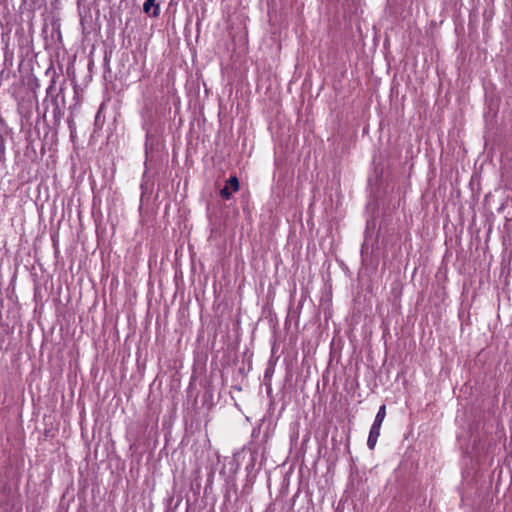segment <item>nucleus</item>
<instances>
[{
  "instance_id": "nucleus-4",
  "label": "nucleus",
  "mask_w": 512,
  "mask_h": 512,
  "mask_svg": "<svg viewBox=\"0 0 512 512\" xmlns=\"http://www.w3.org/2000/svg\"><path fill=\"white\" fill-rule=\"evenodd\" d=\"M385 416H386V406L382 405L378 410V413L375 417L373 425L381 427V425L385 419Z\"/></svg>"
},
{
  "instance_id": "nucleus-3",
  "label": "nucleus",
  "mask_w": 512,
  "mask_h": 512,
  "mask_svg": "<svg viewBox=\"0 0 512 512\" xmlns=\"http://www.w3.org/2000/svg\"><path fill=\"white\" fill-rule=\"evenodd\" d=\"M152 7H154L152 16L157 17L159 15V6L156 4V0H146L143 5V10L149 13Z\"/></svg>"
},
{
  "instance_id": "nucleus-1",
  "label": "nucleus",
  "mask_w": 512,
  "mask_h": 512,
  "mask_svg": "<svg viewBox=\"0 0 512 512\" xmlns=\"http://www.w3.org/2000/svg\"><path fill=\"white\" fill-rule=\"evenodd\" d=\"M239 190V180L236 176H231L224 188L221 189L220 195L224 199H229L233 192H237Z\"/></svg>"
},
{
  "instance_id": "nucleus-2",
  "label": "nucleus",
  "mask_w": 512,
  "mask_h": 512,
  "mask_svg": "<svg viewBox=\"0 0 512 512\" xmlns=\"http://www.w3.org/2000/svg\"><path fill=\"white\" fill-rule=\"evenodd\" d=\"M380 428L381 427H379V426L372 425V427L370 429V433H369L368 440H367V445L370 449H374V447L377 443L378 437L380 435Z\"/></svg>"
}]
</instances>
